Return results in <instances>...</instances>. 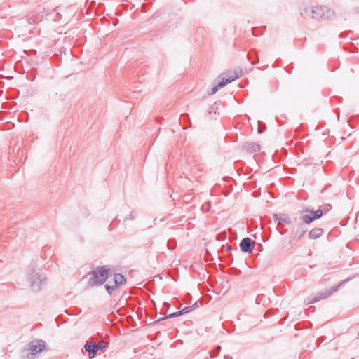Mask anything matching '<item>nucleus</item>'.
<instances>
[{
	"instance_id": "1",
	"label": "nucleus",
	"mask_w": 359,
	"mask_h": 359,
	"mask_svg": "<svg viewBox=\"0 0 359 359\" xmlns=\"http://www.w3.org/2000/svg\"><path fill=\"white\" fill-rule=\"evenodd\" d=\"M305 13L310 17L316 20L334 18L335 13L333 10L326 6H311L304 8Z\"/></svg>"
},
{
	"instance_id": "2",
	"label": "nucleus",
	"mask_w": 359,
	"mask_h": 359,
	"mask_svg": "<svg viewBox=\"0 0 359 359\" xmlns=\"http://www.w3.org/2000/svg\"><path fill=\"white\" fill-rule=\"evenodd\" d=\"M109 269L106 266L97 267L91 273H88L85 278L87 280L88 285L94 287L102 285L108 278Z\"/></svg>"
},
{
	"instance_id": "3",
	"label": "nucleus",
	"mask_w": 359,
	"mask_h": 359,
	"mask_svg": "<svg viewBox=\"0 0 359 359\" xmlns=\"http://www.w3.org/2000/svg\"><path fill=\"white\" fill-rule=\"evenodd\" d=\"M27 277L30 283V287L34 292H39L46 280V276L39 269H29L27 272Z\"/></svg>"
},
{
	"instance_id": "4",
	"label": "nucleus",
	"mask_w": 359,
	"mask_h": 359,
	"mask_svg": "<svg viewBox=\"0 0 359 359\" xmlns=\"http://www.w3.org/2000/svg\"><path fill=\"white\" fill-rule=\"evenodd\" d=\"M45 348V342L43 340H34L25 348L27 359H34V357Z\"/></svg>"
},
{
	"instance_id": "5",
	"label": "nucleus",
	"mask_w": 359,
	"mask_h": 359,
	"mask_svg": "<svg viewBox=\"0 0 359 359\" xmlns=\"http://www.w3.org/2000/svg\"><path fill=\"white\" fill-rule=\"evenodd\" d=\"M344 282H341L340 283V285H337V286H334V287H332V288H330V290H325V291H323V292H321L320 293H318L316 294L315 296H311L309 297H308L305 302L306 304H313V303H315V302H317L318 301H320V299H326L329 296H330L333 292H336L338 290L339 286L343 284Z\"/></svg>"
},
{
	"instance_id": "6",
	"label": "nucleus",
	"mask_w": 359,
	"mask_h": 359,
	"mask_svg": "<svg viewBox=\"0 0 359 359\" xmlns=\"http://www.w3.org/2000/svg\"><path fill=\"white\" fill-rule=\"evenodd\" d=\"M323 215V210L318 209L316 211L308 209L300 212V219L306 224H309L313 220L320 218Z\"/></svg>"
},
{
	"instance_id": "7",
	"label": "nucleus",
	"mask_w": 359,
	"mask_h": 359,
	"mask_svg": "<svg viewBox=\"0 0 359 359\" xmlns=\"http://www.w3.org/2000/svg\"><path fill=\"white\" fill-rule=\"evenodd\" d=\"M112 280L114 285H111L108 283L105 285L107 291L110 294H112L119 285H123L126 282L125 278L120 273L114 274Z\"/></svg>"
},
{
	"instance_id": "8",
	"label": "nucleus",
	"mask_w": 359,
	"mask_h": 359,
	"mask_svg": "<svg viewBox=\"0 0 359 359\" xmlns=\"http://www.w3.org/2000/svg\"><path fill=\"white\" fill-rule=\"evenodd\" d=\"M240 76H241V71H240L239 74L235 72L231 76H227L226 74H222L220 76L221 81H219L217 86L219 89L224 86H225L229 83H231L238 79Z\"/></svg>"
},
{
	"instance_id": "9",
	"label": "nucleus",
	"mask_w": 359,
	"mask_h": 359,
	"mask_svg": "<svg viewBox=\"0 0 359 359\" xmlns=\"http://www.w3.org/2000/svg\"><path fill=\"white\" fill-rule=\"evenodd\" d=\"M255 242L250 238H243L240 243V248L243 252H250L252 251Z\"/></svg>"
},
{
	"instance_id": "10",
	"label": "nucleus",
	"mask_w": 359,
	"mask_h": 359,
	"mask_svg": "<svg viewBox=\"0 0 359 359\" xmlns=\"http://www.w3.org/2000/svg\"><path fill=\"white\" fill-rule=\"evenodd\" d=\"M273 217L275 221H278V226L285 224H289L291 223L292 220L290 217L286 214H273Z\"/></svg>"
},
{
	"instance_id": "11",
	"label": "nucleus",
	"mask_w": 359,
	"mask_h": 359,
	"mask_svg": "<svg viewBox=\"0 0 359 359\" xmlns=\"http://www.w3.org/2000/svg\"><path fill=\"white\" fill-rule=\"evenodd\" d=\"M84 348L88 353L89 358H93L96 355L97 351L95 343L86 342Z\"/></svg>"
},
{
	"instance_id": "12",
	"label": "nucleus",
	"mask_w": 359,
	"mask_h": 359,
	"mask_svg": "<svg viewBox=\"0 0 359 359\" xmlns=\"http://www.w3.org/2000/svg\"><path fill=\"white\" fill-rule=\"evenodd\" d=\"M244 148L246 151L251 153L257 152L260 150V147L255 142H247L244 145Z\"/></svg>"
},
{
	"instance_id": "13",
	"label": "nucleus",
	"mask_w": 359,
	"mask_h": 359,
	"mask_svg": "<svg viewBox=\"0 0 359 359\" xmlns=\"http://www.w3.org/2000/svg\"><path fill=\"white\" fill-rule=\"evenodd\" d=\"M323 231L322 229H320V228L313 229L311 230L309 233V238L316 239V238L320 237V236L323 234Z\"/></svg>"
},
{
	"instance_id": "14",
	"label": "nucleus",
	"mask_w": 359,
	"mask_h": 359,
	"mask_svg": "<svg viewBox=\"0 0 359 359\" xmlns=\"http://www.w3.org/2000/svg\"><path fill=\"white\" fill-rule=\"evenodd\" d=\"M137 216V213L135 211H131L128 215L126 216L124 220H133Z\"/></svg>"
},
{
	"instance_id": "15",
	"label": "nucleus",
	"mask_w": 359,
	"mask_h": 359,
	"mask_svg": "<svg viewBox=\"0 0 359 359\" xmlns=\"http://www.w3.org/2000/svg\"><path fill=\"white\" fill-rule=\"evenodd\" d=\"M181 315H182L181 311H177V312L172 313L167 316L166 317L162 318L161 320H164V319H167V318H174V317H178V316H181ZM159 320H161V319Z\"/></svg>"
},
{
	"instance_id": "16",
	"label": "nucleus",
	"mask_w": 359,
	"mask_h": 359,
	"mask_svg": "<svg viewBox=\"0 0 359 359\" xmlns=\"http://www.w3.org/2000/svg\"><path fill=\"white\" fill-rule=\"evenodd\" d=\"M306 231H297L295 232L294 236L293 237L294 240H299L305 233Z\"/></svg>"
},
{
	"instance_id": "17",
	"label": "nucleus",
	"mask_w": 359,
	"mask_h": 359,
	"mask_svg": "<svg viewBox=\"0 0 359 359\" xmlns=\"http://www.w3.org/2000/svg\"><path fill=\"white\" fill-rule=\"evenodd\" d=\"M193 310H194V306H186L183 309L181 310V312L182 314H185V313H187Z\"/></svg>"
},
{
	"instance_id": "18",
	"label": "nucleus",
	"mask_w": 359,
	"mask_h": 359,
	"mask_svg": "<svg viewBox=\"0 0 359 359\" xmlns=\"http://www.w3.org/2000/svg\"><path fill=\"white\" fill-rule=\"evenodd\" d=\"M97 351H100L104 348L105 344L103 341H100L97 344H95Z\"/></svg>"
},
{
	"instance_id": "19",
	"label": "nucleus",
	"mask_w": 359,
	"mask_h": 359,
	"mask_svg": "<svg viewBox=\"0 0 359 359\" xmlns=\"http://www.w3.org/2000/svg\"><path fill=\"white\" fill-rule=\"evenodd\" d=\"M219 89V88L217 86V85L212 88L211 90L208 93L210 95H212L217 92V90Z\"/></svg>"
},
{
	"instance_id": "20",
	"label": "nucleus",
	"mask_w": 359,
	"mask_h": 359,
	"mask_svg": "<svg viewBox=\"0 0 359 359\" xmlns=\"http://www.w3.org/2000/svg\"><path fill=\"white\" fill-rule=\"evenodd\" d=\"M175 243L174 242L170 241H169L168 242V247L169 248H175Z\"/></svg>"
},
{
	"instance_id": "21",
	"label": "nucleus",
	"mask_w": 359,
	"mask_h": 359,
	"mask_svg": "<svg viewBox=\"0 0 359 359\" xmlns=\"http://www.w3.org/2000/svg\"><path fill=\"white\" fill-rule=\"evenodd\" d=\"M192 306H194V309L198 306L197 302H195Z\"/></svg>"
},
{
	"instance_id": "22",
	"label": "nucleus",
	"mask_w": 359,
	"mask_h": 359,
	"mask_svg": "<svg viewBox=\"0 0 359 359\" xmlns=\"http://www.w3.org/2000/svg\"><path fill=\"white\" fill-rule=\"evenodd\" d=\"M220 349H221V347L218 346V347H217L216 351L218 352V351H219Z\"/></svg>"
},
{
	"instance_id": "23",
	"label": "nucleus",
	"mask_w": 359,
	"mask_h": 359,
	"mask_svg": "<svg viewBox=\"0 0 359 359\" xmlns=\"http://www.w3.org/2000/svg\"><path fill=\"white\" fill-rule=\"evenodd\" d=\"M210 207V202L208 203V208H207V210H208Z\"/></svg>"
},
{
	"instance_id": "24",
	"label": "nucleus",
	"mask_w": 359,
	"mask_h": 359,
	"mask_svg": "<svg viewBox=\"0 0 359 359\" xmlns=\"http://www.w3.org/2000/svg\"><path fill=\"white\" fill-rule=\"evenodd\" d=\"M280 234H282V235L285 233V232H283V231H280Z\"/></svg>"
},
{
	"instance_id": "25",
	"label": "nucleus",
	"mask_w": 359,
	"mask_h": 359,
	"mask_svg": "<svg viewBox=\"0 0 359 359\" xmlns=\"http://www.w3.org/2000/svg\"><path fill=\"white\" fill-rule=\"evenodd\" d=\"M259 133H262V129H260V128L259 129Z\"/></svg>"
}]
</instances>
